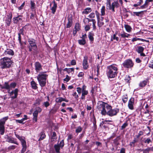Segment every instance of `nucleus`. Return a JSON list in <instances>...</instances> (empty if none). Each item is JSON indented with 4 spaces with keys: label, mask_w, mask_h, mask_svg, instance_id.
Masks as SVG:
<instances>
[{
    "label": "nucleus",
    "mask_w": 153,
    "mask_h": 153,
    "mask_svg": "<svg viewBox=\"0 0 153 153\" xmlns=\"http://www.w3.org/2000/svg\"><path fill=\"white\" fill-rule=\"evenodd\" d=\"M97 107L101 111L102 115H108L110 117L117 115L119 111V109L117 108L112 109L111 106L108 103L101 102L97 104Z\"/></svg>",
    "instance_id": "1"
},
{
    "label": "nucleus",
    "mask_w": 153,
    "mask_h": 153,
    "mask_svg": "<svg viewBox=\"0 0 153 153\" xmlns=\"http://www.w3.org/2000/svg\"><path fill=\"white\" fill-rule=\"evenodd\" d=\"M117 65L113 64L107 67V74L109 78H114L117 76L118 73Z\"/></svg>",
    "instance_id": "2"
},
{
    "label": "nucleus",
    "mask_w": 153,
    "mask_h": 153,
    "mask_svg": "<svg viewBox=\"0 0 153 153\" xmlns=\"http://www.w3.org/2000/svg\"><path fill=\"white\" fill-rule=\"evenodd\" d=\"M13 63L12 61L10 58L4 57L0 60V64L2 69H7L10 68Z\"/></svg>",
    "instance_id": "3"
},
{
    "label": "nucleus",
    "mask_w": 153,
    "mask_h": 153,
    "mask_svg": "<svg viewBox=\"0 0 153 153\" xmlns=\"http://www.w3.org/2000/svg\"><path fill=\"white\" fill-rule=\"evenodd\" d=\"M48 77V75L44 72H40L37 76L38 82L40 85L41 87L45 86L46 84V80Z\"/></svg>",
    "instance_id": "4"
},
{
    "label": "nucleus",
    "mask_w": 153,
    "mask_h": 153,
    "mask_svg": "<svg viewBox=\"0 0 153 153\" xmlns=\"http://www.w3.org/2000/svg\"><path fill=\"white\" fill-rule=\"evenodd\" d=\"M28 42L29 43L28 46L29 51L33 52V54L36 53L37 52V47L35 40L33 39H29Z\"/></svg>",
    "instance_id": "5"
},
{
    "label": "nucleus",
    "mask_w": 153,
    "mask_h": 153,
    "mask_svg": "<svg viewBox=\"0 0 153 153\" xmlns=\"http://www.w3.org/2000/svg\"><path fill=\"white\" fill-rule=\"evenodd\" d=\"M15 135L16 137L19 139L21 141V144L22 147L21 150V153H24L26 151L27 149V145L26 141L25 140V138L24 137L19 136L15 133Z\"/></svg>",
    "instance_id": "6"
},
{
    "label": "nucleus",
    "mask_w": 153,
    "mask_h": 153,
    "mask_svg": "<svg viewBox=\"0 0 153 153\" xmlns=\"http://www.w3.org/2000/svg\"><path fill=\"white\" fill-rule=\"evenodd\" d=\"M8 119V117H3L0 120V133L1 135H3L4 132V125L5 121Z\"/></svg>",
    "instance_id": "7"
},
{
    "label": "nucleus",
    "mask_w": 153,
    "mask_h": 153,
    "mask_svg": "<svg viewBox=\"0 0 153 153\" xmlns=\"http://www.w3.org/2000/svg\"><path fill=\"white\" fill-rule=\"evenodd\" d=\"M122 65L124 68H129L133 67L134 63L131 59H128L124 62L122 64Z\"/></svg>",
    "instance_id": "8"
},
{
    "label": "nucleus",
    "mask_w": 153,
    "mask_h": 153,
    "mask_svg": "<svg viewBox=\"0 0 153 153\" xmlns=\"http://www.w3.org/2000/svg\"><path fill=\"white\" fill-rule=\"evenodd\" d=\"M86 86L83 85L82 86V91L81 96L80 99L81 100H85V96L88 94V90H86Z\"/></svg>",
    "instance_id": "9"
},
{
    "label": "nucleus",
    "mask_w": 153,
    "mask_h": 153,
    "mask_svg": "<svg viewBox=\"0 0 153 153\" xmlns=\"http://www.w3.org/2000/svg\"><path fill=\"white\" fill-rule=\"evenodd\" d=\"M18 88H16L15 90L12 91H10V92L8 93L9 94L11 99H13L17 97L18 95Z\"/></svg>",
    "instance_id": "10"
},
{
    "label": "nucleus",
    "mask_w": 153,
    "mask_h": 153,
    "mask_svg": "<svg viewBox=\"0 0 153 153\" xmlns=\"http://www.w3.org/2000/svg\"><path fill=\"white\" fill-rule=\"evenodd\" d=\"M88 57L86 56L84 57V59L82 61L83 68L84 70H87L89 67V65L88 62Z\"/></svg>",
    "instance_id": "11"
},
{
    "label": "nucleus",
    "mask_w": 153,
    "mask_h": 153,
    "mask_svg": "<svg viewBox=\"0 0 153 153\" xmlns=\"http://www.w3.org/2000/svg\"><path fill=\"white\" fill-rule=\"evenodd\" d=\"M35 69L36 72L38 73L42 70V65L39 62H36L34 63Z\"/></svg>",
    "instance_id": "12"
},
{
    "label": "nucleus",
    "mask_w": 153,
    "mask_h": 153,
    "mask_svg": "<svg viewBox=\"0 0 153 153\" xmlns=\"http://www.w3.org/2000/svg\"><path fill=\"white\" fill-rule=\"evenodd\" d=\"M6 141L10 143L16 144L17 145H18L19 144L16 139L8 136L7 137Z\"/></svg>",
    "instance_id": "13"
},
{
    "label": "nucleus",
    "mask_w": 153,
    "mask_h": 153,
    "mask_svg": "<svg viewBox=\"0 0 153 153\" xmlns=\"http://www.w3.org/2000/svg\"><path fill=\"white\" fill-rule=\"evenodd\" d=\"M134 98L133 97L131 98L129 100L128 104V107L131 110L134 109Z\"/></svg>",
    "instance_id": "14"
},
{
    "label": "nucleus",
    "mask_w": 153,
    "mask_h": 153,
    "mask_svg": "<svg viewBox=\"0 0 153 153\" xmlns=\"http://www.w3.org/2000/svg\"><path fill=\"white\" fill-rule=\"evenodd\" d=\"M13 22L14 24H17L21 22L22 21V16L19 15L17 17L13 18Z\"/></svg>",
    "instance_id": "15"
},
{
    "label": "nucleus",
    "mask_w": 153,
    "mask_h": 153,
    "mask_svg": "<svg viewBox=\"0 0 153 153\" xmlns=\"http://www.w3.org/2000/svg\"><path fill=\"white\" fill-rule=\"evenodd\" d=\"M153 1V0H146L144 4L141 5L139 9H144L148 7L150 2H152Z\"/></svg>",
    "instance_id": "16"
},
{
    "label": "nucleus",
    "mask_w": 153,
    "mask_h": 153,
    "mask_svg": "<svg viewBox=\"0 0 153 153\" xmlns=\"http://www.w3.org/2000/svg\"><path fill=\"white\" fill-rule=\"evenodd\" d=\"M4 54L5 55L13 56L14 55V52L12 50L7 49L5 51Z\"/></svg>",
    "instance_id": "17"
},
{
    "label": "nucleus",
    "mask_w": 153,
    "mask_h": 153,
    "mask_svg": "<svg viewBox=\"0 0 153 153\" xmlns=\"http://www.w3.org/2000/svg\"><path fill=\"white\" fill-rule=\"evenodd\" d=\"M12 15H9L6 18L5 20V23H6V26H9L10 24L12 19Z\"/></svg>",
    "instance_id": "18"
},
{
    "label": "nucleus",
    "mask_w": 153,
    "mask_h": 153,
    "mask_svg": "<svg viewBox=\"0 0 153 153\" xmlns=\"http://www.w3.org/2000/svg\"><path fill=\"white\" fill-rule=\"evenodd\" d=\"M2 89H5L7 90V92L9 93L10 91V85L7 82H5L3 86H1Z\"/></svg>",
    "instance_id": "19"
},
{
    "label": "nucleus",
    "mask_w": 153,
    "mask_h": 153,
    "mask_svg": "<svg viewBox=\"0 0 153 153\" xmlns=\"http://www.w3.org/2000/svg\"><path fill=\"white\" fill-rule=\"evenodd\" d=\"M64 71H66L68 74H72L74 71V68H65L63 69Z\"/></svg>",
    "instance_id": "20"
},
{
    "label": "nucleus",
    "mask_w": 153,
    "mask_h": 153,
    "mask_svg": "<svg viewBox=\"0 0 153 153\" xmlns=\"http://www.w3.org/2000/svg\"><path fill=\"white\" fill-rule=\"evenodd\" d=\"M68 22L66 25V27L69 28L72 25L73 23L72 18V17L68 18Z\"/></svg>",
    "instance_id": "21"
},
{
    "label": "nucleus",
    "mask_w": 153,
    "mask_h": 153,
    "mask_svg": "<svg viewBox=\"0 0 153 153\" xmlns=\"http://www.w3.org/2000/svg\"><path fill=\"white\" fill-rule=\"evenodd\" d=\"M56 8L57 4L54 1H53V6L51 8V10H52V12L53 14H54L55 13Z\"/></svg>",
    "instance_id": "22"
},
{
    "label": "nucleus",
    "mask_w": 153,
    "mask_h": 153,
    "mask_svg": "<svg viewBox=\"0 0 153 153\" xmlns=\"http://www.w3.org/2000/svg\"><path fill=\"white\" fill-rule=\"evenodd\" d=\"M30 84L33 89L35 90L37 89V84L34 81H32L30 82Z\"/></svg>",
    "instance_id": "23"
},
{
    "label": "nucleus",
    "mask_w": 153,
    "mask_h": 153,
    "mask_svg": "<svg viewBox=\"0 0 153 153\" xmlns=\"http://www.w3.org/2000/svg\"><path fill=\"white\" fill-rule=\"evenodd\" d=\"M92 11V9L90 7H87L85 9L82 11V13L83 14H87L90 13Z\"/></svg>",
    "instance_id": "24"
},
{
    "label": "nucleus",
    "mask_w": 153,
    "mask_h": 153,
    "mask_svg": "<svg viewBox=\"0 0 153 153\" xmlns=\"http://www.w3.org/2000/svg\"><path fill=\"white\" fill-rule=\"evenodd\" d=\"M119 36H120L121 38H128L130 36L129 34H128L125 32H123L121 33L118 34Z\"/></svg>",
    "instance_id": "25"
},
{
    "label": "nucleus",
    "mask_w": 153,
    "mask_h": 153,
    "mask_svg": "<svg viewBox=\"0 0 153 153\" xmlns=\"http://www.w3.org/2000/svg\"><path fill=\"white\" fill-rule=\"evenodd\" d=\"M94 36V33L93 32H89V34L88 36V37L89 39V40L93 42L94 41V38L93 37V36Z\"/></svg>",
    "instance_id": "26"
},
{
    "label": "nucleus",
    "mask_w": 153,
    "mask_h": 153,
    "mask_svg": "<svg viewBox=\"0 0 153 153\" xmlns=\"http://www.w3.org/2000/svg\"><path fill=\"white\" fill-rule=\"evenodd\" d=\"M38 114V113L37 112V111H35L33 113V121H35L36 122L37 120V116Z\"/></svg>",
    "instance_id": "27"
},
{
    "label": "nucleus",
    "mask_w": 153,
    "mask_h": 153,
    "mask_svg": "<svg viewBox=\"0 0 153 153\" xmlns=\"http://www.w3.org/2000/svg\"><path fill=\"white\" fill-rule=\"evenodd\" d=\"M144 49V48L143 47L141 46H138L137 47L136 51L139 53L143 52Z\"/></svg>",
    "instance_id": "28"
},
{
    "label": "nucleus",
    "mask_w": 153,
    "mask_h": 153,
    "mask_svg": "<svg viewBox=\"0 0 153 153\" xmlns=\"http://www.w3.org/2000/svg\"><path fill=\"white\" fill-rule=\"evenodd\" d=\"M31 27V25L30 24H27L23 27V28L24 29H25L26 30H30Z\"/></svg>",
    "instance_id": "29"
},
{
    "label": "nucleus",
    "mask_w": 153,
    "mask_h": 153,
    "mask_svg": "<svg viewBox=\"0 0 153 153\" xmlns=\"http://www.w3.org/2000/svg\"><path fill=\"white\" fill-rule=\"evenodd\" d=\"M147 82V80H145L141 82L139 84L140 87H144L146 85Z\"/></svg>",
    "instance_id": "30"
},
{
    "label": "nucleus",
    "mask_w": 153,
    "mask_h": 153,
    "mask_svg": "<svg viewBox=\"0 0 153 153\" xmlns=\"http://www.w3.org/2000/svg\"><path fill=\"white\" fill-rule=\"evenodd\" d=\"M124 27L127 32L129 33L131 31L132 28L129 25H124Z\"/></svg>",
    "instance_id": "31"
},
{
    "label": "nucleus",
    "mask_w": 153,
    "mask_h": 153,
    "mask_svg": "<svg viewBox=\"0 0 153 153\" xmlns=\"http://www.w3.org/2000/svg\"><path fill=\"white\" fill-rule=\"evenodd\" d=\"M101 16H104L105 14V7L103 6L101 9Z\"/></svg>",
    "instance_id": "32"
},
{
    "label": "nucleus",
    "mask_w": 153,
    "mask_h": 153,
    "mask_svg": "<svg viewBox=\"0 0 153 153\" xmlns=\"http://www.w3.org/2000/svg\"><path fill=\"white\" fill-rule=\"evenodd\" d=\"M60 147H61L59 145H55L54 146V148L57 153H59V152Z\"/></svg>",
    "instance_id": "33"
},
{
    "label": "nucleus",
    "mask_w": 153,
    "mask_h": 153,
    "mask_svg": "<svg viewBox=\"0 0 153 153\" xmlns=\"http://www.w3.org/2000/svg\"><path fill=\"white\" fill-rule=\"evenodd\" d=\"M143 11H141L138 12H133V15L134 16H141V14L143 13Z\"/></svg>",
    "instance_id": "34"
},
{
    "label": "nucleus",
    "mask_w": 153,
    "mask_h": 153,
    "mask_svg": "<svg viewBox=\"0 0 153 153\" xmlns=\"http://www.w3.org/2000/svg\"><path fill=\"white\" fill-rule=\"evenodd\" d=\"M41 136L39 139V140L40 141L43 140L46 137L45 133L44 132H41Z\"/></svg>",
    "instance_id": "35"
},
{
    "label": "nucleus",
    "mask_w": 153,
    "mask_h": 153,
    "mask_svg": "<svg viewBox=\"0 0 153 153\" xmlns=\"http://www.w3.org/2000/svg\"><path fill=\"white\" fill-rule=\"evenodd\" d=\"M30 4L31 5V8L32 10H34L35 7V4L33 1H30Z\"/></svg>",
    "instance_id": "36"
},
{
    "label": "nucleus",
    "mask_w": 153,
    "mask_h": 153,
    "mask_svg": "<svg viewBox=\"0 0 153 153\" xmlns=\"http://www.w3.org/2000/svg\"><path fill=\"white\" fill-rule=\"evenodd\" d=\"M78 41L79 44L80 45H83L86 43L85 39H82L79 40Z\"/></svg>",
    "instance_id": "37"
},
{
    "label": "nucleus",
    "mask_w": 153,
    "mask_h": 153,
    "mask_svg": "<svg viewBox=\"0 0 153 153\" xmlns=\"http://www.w3.org/2000/svg\"><path fill=\"white\" fill-rule=\"evenodd\" d=\"M95 13L96 16L97 20V24L99 25V21H100V14L97 10L95 11Z\"/></svg>",
    "instance_id": "38"
},
{
    "label": "nucleus",
    "mask_w": 153,
    "mask_h": 153,
    "mask_svg": "<svg viewBox=\"0 0 153 153\" xmlns=\"http://www.w3.org/2000/svg\"><path fill=\"white\" fill-rule=\"evenodd\" d=\"M143 3V0H139V1L137 3L134 4L133 5V6L135 7H136L138 6H140Z\"/></svg>",
    "instance_id": "39"
},
{
    "label": "nucleus",
    "mask_w": 153,
    "mask_h": 153,
    "mask_svg": "<svg viewBox=\"0 0 153 153\" xmlns=\"http://www.w3.org/2000/svg\"><path fill=\"white\" fill-rule=\"evenodd\" d=\"M72 95L74 97L75 99L77 100H78L79 96L76 92H74L72 94Z\"/></svg>",
    "instance_id": "40"
},
{
    "label": "nucleus",
    "mask_w": 153,
    "mask_h": 153,
    "mask_svg": "<svg viewBox=\"0 0 153 153\" xmlns=\"http://www.w3.org/2000/svg\"><path fill=\"white\" fill-rule=\"evenodd\" d=\"M16 86V83L15 82L11 83L10 85V91L12 88H14Z\"/></svg>",
    "instance_id": "41"
},
{
    "label": "nucleus",
    "mask_w": 153,
    "mask_h": 153,
    "mask_svg": "<svg viewBox=\"0 0 153 153\" xmlns=\"http://www.w3.org/2000/svg\"><path fill=\"white\" fill-rule=\"evenodd\" d=\"M76 89L78 94L80 95L82 93V87L81 88L79 87H77Z\"/></svg>",
    "instance_id": "42"
},
{
    "label": "nucleus",
    "mask_w": 153,
    "mask_h": 153,
    "mask_svg": "<svg viewBox=\"0 0 153 153\" xmlns=\"http://www.w3.org/2000/svg\"><path fill=\"white\" fill-rule=\"evenodd\" d=\"M118 3L117 2H114L112 3L111 4V6L112 7H118Z\"/></svg>",
    "instance_id": "43"
},
{
    "label": "nucleus",
    "mask_w": 153,
    "mask_h": 153,
    "mask_svg": "<svg viewBox=\"0 0 153 153\" xmlns=\"http://www.w3.org/2000/svg\"><path fill=\"white\" fill-rule=\"evenodd\" d=\"M82 130V128L80 126L78 127L75 130L76 133H78L80 132Z\"/></svg>",
    "instance_id": "44"
},
{
    "label": "nucleus",
    "mask_w": 153,
    "mask_h": 153,
    "mask_svg": "<svg viewBox=\"0 0 153 153\" xmlns=\"http://www.w3.org/2000/svg\"><path fill=\"white\" fill-rule=\"evenodd\" d=\"M137 40H140L142 41H145V40H144L143 39L135 37V38H133V39L132 40V41L133 42L137 41Z\"/></svg>",
    "instance_id": "45"
},
{
    "label": "nucleus",
    "mask_w": 153,
    "mask_h": 153,
    "mask_svg": "<svg viewBox=\"0 0 153 153\" xmlns=\"http://www.w3.org/2000/svg\"><path fill=\"white\" fill-rule=\"evenodd\" d=\"M55 101L57 103H60L62 102V97H59L56 99Z\"/></svg>",
    "instance_id": "46"
},
{
    "label": "nucleus",
    "mask_w": 153,
    "mask_h": 153,
    "mask_svg": "<svg viewBox=\"0 0 153 153\" xmlns=\"http://www.w3.org/2000/svg\"><path fill=\"white\" fill-rule=\"evenodd\" d=\"M119 39V37H117L116 36V34H114L113 36L112 37L111 40L112 41L114 40H116L117 41H118Z\"/></svg>",
    "instance_id": "47"
},
{
    "label": "nucleus",
    "mask_w": 153,
    "mask_h": 153,
    "mask_svg": "<svg viewBox=\"0 0 153 153\" xmlns=\"http://www.w3.org/2000/svg\"><path fill=\"white\" fill-rule=\"evenodd\" d=\"M92 21L93 22V30H95L96 29V26L95 25L96 21L94 19H92Z\"/></svg>",
    "instance_id": "48"
},
{
    "label": "nucleus",
    "mask_w": 153,
    "mask_h": 153,
    "mask_svg": "<svg viewBox=\"0 0 153 153\" xmlns=\"http://www.w3.org/2000/svg\"><path fill=\"white\" fill-rule=\"evenodd\" d=\"M149 149L147 148L145 149H140V151H143V153H148L149 152Z\"/></svg>",
    "instance_id": "49"
},
{
    "label": "nucleus",
    "mask_w": 153,
    "mask_h": 153,
    "mask_svg": "<svg viewBox=\"0 0 153 153\" xmlns=\"http://www.w3.org/2000/svg\"><path fill=\"white\" fill-rule=\"evenodd\" d=\"M122 100L123 102L124 103H126L128 100V97L127 95L124 96L123 97Z\"/></svg>",
    "instance_id": "50"
},
{
    "label": "nucleus",
    "mask_w": 153,
    "mask_h": 153,
    "mask_svg": "<svg viewBox=\"0 0 153 153\" xmlns=\"http://www.w3.org/2000/svg\"><path fill=\"white\" fill-rule=\"evenodd\" d=\"M74 29L76 30H79L80 29L79 24L78 23H76L74 27Z\"/></svg>",
    "instance_id": "51"
},
{
    "label": "nucleus",
    "mask_w": 153,
    "mask_h": 153,
    "mask_svg": "<svg viewBox=\"0 0 153 153\" xmlns=\"http://www.w3.org/2000/svg\"><path fill=\"white\" fill-rule=\"evenodd\" d=\"M27 120L26 118H22L21 120H16V121L17 123H23V122L25 120Z\"/></svg>",
    "instance_id": "52"
},
{
    "label": "nucleus",
    "mask_w": 153,
    "mask_h": 153,
    "mask_svg": "<svg viewBox=\"0 0 153 153\" xmlns=\"http://www.w3.org/2000/svg\"><path fill=\"white\" fill-rule=\"evenodd\" d=\"M71 79V77L68 75H66V78L64 79V81L66 82H68Z\"/></svg>",
    "instance_id": "53"
},
{
    "label": "nucleus",
    "mask_w": 153,
    "mask_h": 153,
    "mask_svg": "<svg viewBox=\"0 0 153 153\" xmlns=\"http://www.w3.org/2000/svg\"><path fill=\"white\" fill-rule=\"evenodd\" d=\"M130 80V77L128 75H126L125 79V80L126 82L127 83L129 82V81Z\"/></svg>",
    "instance_id": "54"
},
{
    "label": "nucleus",
    "mask_w": 153,
    "mask_h": 153,
    "mask_svg": "<svg viewBox=\"0 0 153 153\" xmlns=\"http://www.w3.org/2000/svg\"><path fill=\"white\" fill-rule=\"evenodd\" d=\"M128 125V124L127 122L125 123L121 126V130H123Z\"/></svg>",
    "instance_id": "55"
},
{
    "label": "nucleus",
    "mask_w": 153,
    "mask_h": 153,
    "mask_svg": "<svg viewBox=\"0 0 153 153\" xmlns=\"http://www.w3.org/2000/svg\"><path fill=\"white\" fill-rule=\"evenodd\" d=\"M18 40L19 41L20 44L21 45H22V43L20 33H18Z\"/></svg>",
    "instance_id": "56"
},
{
    "label": "nucleus",
    "mask_w": 153,
    "mask_h": 153,
    "mask_svg": "<svg viewBox=\"0 0 153 153\" xmlns=\"http://www.w3.org/2000/svg\"><path fill=\"white\" fill-rule=\"evenodd\" d=\"M95 16V14L94 13H91L88 16V17L90 18H94Z\"/></svg>",
    "instance_id": "57"
},
{
    "label": "nucleus",
    "mask_w": 153,
    "mask_h": 153,
    "mask_svg": "<svg viewBox=\"0 0 153 153\" xmlns=\"http://www.w3.org/2000/svg\"><path fill=\"white\" fill-rule=\"evenodd\" d=\"M102 68V67L99 65H98L97 67V74H99L100 70V69Z\"/></svg>",
    "instance_id": "58"
},
{
    "label": "nucleus",
    "mask_w": 153,
    "mask_h": 153,
    "mask_svg": "<svg viewBox=\"0 0 153 153\" xmlns=\"http://www.w3.org/2000/svg\"><path fill=\"white\" fill-rule=\"evenodd\" d=\"M92 21V19H90L88 18H85L84 19L83 22L85 23H86L87 22Z\"/></svg>",
    "instance_id": "59"
},
{
    "label": "nucleus",
    "mask_w": 153,
    "mask_h": 153,
    "mask_svg": "<svg viewBox=\"0 0 153 153\" xmlns=\"http://www.w3.org/2000/svg\"><path fill=\"white\" fill-rule=\"evenodd\" d=\"M16 147V146L15 145H12L8 147V149L9 150L14 149Z\"/></svg>",
    "instance_id": "60"
},
{
    "label": "nucleus",
    "mask_w": 153,
    "mask_h": 153,
    "mask_svg": "<svg viewBox=\"0 0 153 153\" xmlns=\"http://www.w3.org/2000/svg\"><path fill=\"white\" fill-rule=\"evenodd\" d=\"M43 105L47 108L50 105V104L48 102H44Z\"/></svg>",
    "instance_id": "61"
},
{
    "label": "nucleus",
    "mask_w": 153,
    "mask_h": 153,
    "mask_svg": "<svg viewBox=\"0 0 153 153\" xmlns=\"http://www.w3.org/2000/svg\"><path fill=\"white\" fill-rule=\"evenodd\" d=\"M56 134L55 132H53V135L51 137V139H56Z\"/></svg>",
    "instance_id": "62"
},
{
    "label": "nucleus",
    "mask_w": 153,
    "mask_h": 153,
    "mask_svg": "<svg viewBox=\"0 0 153 153\" xmlns=\"http://www.w3.org/2000/svg\"><path fill=\"white\" fill-rule=\"evenodd\" d=\"M42 111V109L39 107H37L35 110L38 113L41 112Z\"/></svg>",
    "instance_id": "63"
},
{
    "label": "nucleus",
    "mask_w": 153,
    "mask_h": 153,
    "mask_svg": "<svg viewBox=\"0 0 153 153\" xmlns=\"http://www.w3.org/2000/svg\"><path fill=\"white\" fill-rule=\"evenodd\" d=\"M149 67L150 68H153V60L151 61L149 64Z\"/></svg>",
    "instance_id": "64"
}]
</instances>
